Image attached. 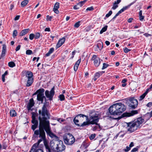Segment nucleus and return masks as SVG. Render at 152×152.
<instances>
[{"label": "nucleus", "instance_id": "nucleus-1", "mask_svg": "<svg viewBox=\"0 0 152 152\" xmlns=\"http://www.w3.org/2000/svg\"><path fill=\"white\" fill-rule=\"evenodd\" d=\"M48 104L47 102L44 103L42 108V110H39V130H36L34 131V134L37 136L39 135V137L40 139L38 140L37 143L34 144L31 149H32L33 150H36V148L38 146L39 144L42 141H43L46 151L51 152V149L48 145V142L46 140L45 134L44 131L45 129L46 133L49 134L51 133L49 121L47 120L48 118H49L46 108Z\"/></svg>", "mask_w": 152, "mask_h": 152}, {"label": "nucleus", "instance_id": "nucleus-2", "mask_svg": "<svg viewBox=\"0 0 152 152\" xmlns=\"http://www.w3.org/2000/svg\"><path fill=\"white\" fill-rule=\"evenodd\" d=\"M144 123V120L142 118H139L133 122L127 123L126 127L127 132L129 133L134 132L138 128H140L142 124Z\"/></svg>", "mask_w": 152, "mask_h": 152}, {"label": "nucleus", "instance_id": "nucleus-3", "mask_svg": "<svg viewBox=\"0 0 152 152\" xmlns=\"http://www.w3.org/2000/svg\"><path fill=\"white\" fill-rule=\"evenodd\" d=\"M126 109L125 105L121 103H117L111 105L109 109L110 113L112 115H120Z\"/></svg>", "mask_w": 152, "mask_h": 152}, {"label": "nucleus", "instance_id": "nucleus-4", "mask_svg": "<svg viewBox=\"0 0 152 152\" xmlns=\"http://www.w3.org/2000/svg\"><path fill=\"white\" fill-rule=\"evenodd\" d=\"M50 145L54 150L57 152H61L65 149V146L62 141L53 139L50 142Z\"/></svg>", "mask_w": 152, "mask_h": 152}, {"label": "nucleus", "instance_id": "nucleus-5", "mask_svg": "<svg viewBox=\"0 0 152 152\" xmlns=\"http://www.w3.org/2000/svg\"><path fill=\"white\" fill-rule=\"evenodd\" d=\"M99 114L98 112L96 111L92 112L89 115V121L91 124H96L97 126H95L93 128V130H95L98 129H100V127L99 124L97 123L99 121L98 116Z\"/></svg>", "mask_w": 152, "mask_h": 152}, {"label": "nucleus", "instance_id": "nucleus-6", "mask_svg": "<svg viewBox=\"0 0 152 152\" xmlns=\"http://www.w3.org/2000/svg\"><path fill=\"white\" fill-rule=\"evenodd\" d=\"M64 140L65 143L69 145L72 144L75 141L74 137L69 133H67L64 137Z\"/></svg>", "mask_w": 152, "mask_h": 152}, {"label": "nucleus", "instance_id": "nucleus-7", "mask_svg": "<svg viewBox=\"0 0 152 152\" xmlns=\"http://www.w3.org/2000/svg\"><path fill=\"white\" fill-rule=\"evenodd\" d=\"M33 75L31 71H28L26 74V77L27 79L26 86L29 87L31 86L34 82Z\"/></svg>", "mask_w": 152, "mask_h": 152}, {"label": "nucleus", "instance_id": "nucleus-8", "mask_svg": "<svg viewBox=\"0 0 152 152\" xmlns=\"http://www.w3.org/2000/svg\"><path fill=\"white\" fill-rule=\"evenodd\" d=\"M125 100L127 101V102L129 101L130 102L129 104L130 107L134 109L137 106L138 104V101L134 98H127L125 99Z\"/></svg>", "mask_w": 152, "mask_h": 152}, {"label": "nucleus", "instance_id": "nucleus-9", "mask_svg": "<svg viewBox=\"0 0 152 152\" xmlns=\"http://www.w3.org/2000/svg\"><path fill=\"white\" fill-rule=\"evenodd\" d=\"M44 91L45 90L43 88L40 89L38 90V91L39 92V93L37 95V99L38 101H41L42 103L43 102L44 99H45V100L46 99V98L44 95Z\"/></svg>", "mask_w": 152, "mask_h": 152}, {"label": "nucleus", "instance_id": "nucleus-10", "mask_svg": "<svg viewBox=\"0 0 152 152\" xmlns=\"http://www.w3.org/2000/svg\"><path fill=\"white\" fill-rule=\"evenodd\" d=\"M54 89L55 87L54 86L50 92L48 90H46L45 91V96L47 98H49V99L50 100L52 99L54 94Z\"/></svg>", "mask_w": 152, "mask_h": 152}, {"label": "nucleus", "instance_id": "nucleus-11", "mask_svg": "<svg viewBox=\"0 0 152 152\" xmlns=\"http://www.w3.org/2000/svg\"><path fill=\"white\" fill-rule=\"evenodd\" d=\"M91 60L94 61V64L96 66H99L100 63V59L95 55L93 56Z\"/></svg>", "mask_w": 152, "mask_h": 152}, {"label": "nucleus", "instance_id": "nucleus-12", "mask_svg": "<svg viewBox=\"0 0 152 152\" xmlns=\"http://www.w3.org/2000/svg\"><path fill=\"white\" fill-rule=\"evenodd\" d=\"M83 116H86L82 114H80L78 115L76 117H75L74 119V121L75 123L78 126H80V125L77 123L79 122V120H78L77 119V118H79V117L80 118H83Z\"/></svg>", "mask_w": 152, "mask_h": 152}, {"label": "nucleus", "instance_id": "nucleus-13", "mask_svg": "<svg viewBox=\"0 0 152 152\" xmlns=\"http://www.w3.org/2000/svg\"><path fill=\"white\" fill-rule=\"evenodd\" d=\"M65 40V38L63 37L60 39L57 45L56 46V47L57 48H59L60 47H61L64 42Z\"/></svg>", "mask_w": 152, "mask_h": 152}, {"label": "nucleus", "instance_id": "nucleus-14", "mask_svg": "<svg viewBox=\"0 0 152 152\" xmlns=\"http://www.w3.org/2000/svg\"><path fill=\"white\" fill-rule=\"evenodd\" d=\"M59 7V3L58 2H56L54 5V8H53V11L56 13L58 14L59 12L58 9Z\"/></svg>", "mask_w": 152, "mask_h": 152}, {"label": "nucleus", "instance_id": "nucleus-15", "mask_svg": "<svg viewBox=\"0 0 152 152\" xmlns=\"http://www.w3.org/2000/svg\"><path fill=\"white\" fill-rule=\"evenodd\" d=\"M6 46L5 44L3 45L2 52L1 54V57L3 58L4 56L6 53Z\"/></svg>", "mask_w": 152, "mask_h": 152}, {"label": "nucleus", "instance_id": "nucleus-16", "mask_svg": "<svg viewBox=\"0 0 152 152\" xmlns=\"http://www.w3.org/2000/svg\"><path fill=\"white\" fill-rule=\"evenodd\" d=\"M34 102L33 99H31L30 100L27 106V109L28 110H30L31 108L34 106Z\"/></svg>", "mask_w": 152, "mask_h": 152}, {"label": "nucleus", "instance_id": "nucleus-17", "mask_svg": "<svg viewBox=\"0 0 152 152\" xmlns=\"http://www.w3.org/2000/svg\"><path fill=\"white\" fill-rule=\"evenodd\" d=\"M81 61V59H79L77 61V62L75 63V65H74V70L75 71H77V70L78 69V66H79V65Z\"/></svg>", "mask_w": 152, "mask_h": 152}, {"label": "nucleus", "instance_id": "nucleus-18", "mask_svg": "<svg viewBox=\"0 0 152 152\" xmlns=\"http://www.w3.org/2000/svg\"><path fill=\"white\" fill-rule=\"evenodd\" d=\"M29 31V29H24L20 33L19 35L21 36H23L28 33Z\"/></svg>", "mask_w": 152, "mask_h": 152}, {"label": "nucleus", "instance_id": "nucleus-19", "mask_svg": "<svg viewBox=\"0 0 152 152\" xmlns=\"http://www.w3.org/2000/svg\"><path fill=\"white\" fill-rule=\"evenodd\" d=\"M148 92L149 91L146 90V91L140 96L139 100L140 101H141L142 100L145 98Z\"/></svg>", "mask_w": 152, "mask_h": 152}, {"label": "nucleus", "instance_id": "nucleus-20", "mask_svg": "<svg viewBox=\"0 0 152 152\" xmlns=\"http://www.w3.org/2000/svg\"><path fill=\"white\" fill-rule=\"evenodd\" d=\"M10 115L11 117H15L16 115V113L15 111L13 110H12L10 111Z\"/></svg>", "mask_w": 152, "mask_h": 152}, {"label": "nucleus", "instance_id": "nucleus-21", "mask_svg": "<svg viewBox=\"0 0 152 152\" xmlns=\"http://www.w3.org/2000/svg\"><path fill=\"white\" fill-rule=\"evenodd\" d=\"M28 0H25L22 2L21 4V5L22 7H24L26 6L28 3Z\"/></svg>", "mask_w": 152, "mask_h": 152}, {"label": "nucleus", "instance_id": "nucleus-22", "mask_svg": "<svg viewBox=\"0 0 152 152\" xmlns=\"http://www.w3.org/2000/svg\"><path fill=\"white\" fill-rule=\"evenodd\" d=\"M135 2V1H134L131 3L129 4L128 5V6H126L124 7L123 8L124 9V10H125L128 8H129L130 6L132 5V4H133Z\"/></svg>", "mask_w": 152, "mask_h": 152}, {"label": "nucleus", "instance_id": "nucleus-23", "mask_svg": "<svg viewBox=\"0 0 152 152\" xmlns=\"http://www.w3.org/2000/svg\"><path fill=\"white\" fill-rule=\"evenodd\" d=\"M103 73V72H97L95 74L94 76L98 78L100 75H102Z\"/></svg>", "mask_w": 152, "mask_h": 152}, {"label": "nucleus", "instance_id": "nucleus-24", "mask_svg": "<svg viewBox=\"0 0 152 152\" xmlns=\"http://www.w3.org/2000/svg\"><path fill=\"white\" fill-rule=\"evenodd\" d=\"M107 26H105L100 31V34H102L103 32L105 31L107 28Z\"/></svg>", "mask_w": 152, "mask_h": 152}, {"label": "nucleus", "instance_id": "nucleus-25", "mask_svg": "<svg viewBox=\"0 0 152 152\" xmlns=\"http://www.w3.org/2000/svg\"><path fill=\"white\" fill-rule=\"evenodd\" d=\"M8 66L10 67H13L15 66V64L13 61L10 62L8 63Z\"/></svg>", "mask_w": 152, "mask_h": 152}, {"label": "nucleus", "instance_id": "nucleus-26", "mask_svg": "<svg viewBox=\"0 0 152 152\" xmlns=\"http://www.w3.org/2000/svg\"><path fill=\"white\" fill-rule=\"evenodd\" d=\"M86 1V0H85L83 1H80L77 4V5L79 6L80 7H81L83 6V5L85 3Z\"/></svg>", "mask_w": 152, "mask_h": 152}, {"label": "nucleus", "instance_id": "nucleus-27", "mask_svg": "<svg viewBox=\"0 0 152 152\" xmlns=\"http://www.w3.org/2000/svg\"><path fill=\"white\" fill-rule=\"evenodd\" d=\"M29 152H43V151L41 149H38L35 150H33V149H32Z\"/></svg>", "mask_w": 152, "mask_h": 152}, {"label": "nucleus", "instance_id": "nucleus-28", "mask_svg": "<svg viewBox=\"0 0 152 152\" xmlns=\"http://www.w3.org/2000/svg\"><path fill=\"white\" fill-rule=\"evenodd\" d=\"M90 124L89 121L87 122V121H85L84 122L83 124H81V125H80V126H83L87 125H88Z\"/></svg>", "mask_w": 152, "mask_h": 152}, {"label": "nucleus", "instance_id": "nucleus-29", "mask_svg": "<svg viewBox=\"0 0 152 152\" xmlns=\"http://www.w3.org/2000/svg\"><path fill=\"white\" fill-rule=\"evenodd\" d=\"M40 36V34L39 32L36 33L34 35V38L35 39H38Z\"/></svg>", "mask_w": 152, "mask_h": 152}, {"label": "nucleus", "instance_id": "nucleus-30", "mask_svg": "<svg viewBox=\"0 0 152 152\" xmlns=\"http://www.w3.org/2000/svg\"><path fill=\"white\" fill-rule=\"evenodd\" d=\"M59 98L61 101H63L65 99V97L64 95L61 94L59 96Z\"/></svg>", "mask_w": 152, "mask_h": 152}, {"label": "nucleus", "instance_id": "nucleus-31", "mask_svg": "<svg viewBox=\"0 0 152 152\" xmlns=\"http://www.w3.org/2000/svg\"><path fill=\"white\" fill-rule=\"evenodd\" d=\"M31 122L34 124L38 125V121L36 119L32 120Z\"/></svg>", "mask_w": 152, "mask_h": 152}, {"label": "nucleus", "instance_id": "nucleus-32", "mask_svg": "<svg viewBox=\"0 0 152 152\" xmlns=\"http://www.w3.org/2000/svg\"><path fill=\"white\" fill-rule=\"evenodd\" d=\"M109 64H106L105 63H104L103 64V67L102 68V69L103 70L104 69H105L107 68Z\"/></svg>", "mask_w": 152, "mask_h": 152}, {"label": "nucleus", "instance_id": "nucleus-33", "mask_svg": "<svg viewBox=\"0 0 152 152\" xmlns=\"http://www.w3.org/2000/svg\"><path fill=\"white\" fill-rule=\"evenodd\" d=\"M32 120L36 119V117L37 116L36 114L34 112H32Z\"/></svg>", "mask_w": 152, "mask_h": 152}, {"label": "nucleus", "instance_id": "nucleus-34", "mask_svg": "<svg viewBox=\"0 0 152 152\" xmlns=\"http://www.w3.org/2000/svg\"><path fill=\"white\" fill-rule=\"evenodd\" d=\"M18 34V32L16 30H14L13 33V37L14 38H15Z\"/></svg>", "mask_w": 152, "mask_h": 152}, {"label": "nucleus", "instance_id": "nucleus-35", "mask_svg": "<svg viewBox=\"0 0 152 152\" xmlns=\"http://www.w3.org/2000/svg\"><path fill=\"white\" fill-rule=\"evenodd\" d=\"M96 136L95 134H92L89 137V138L91 140H92L94 139Z\"/></svg>", "mask_w": 152, "mask_h": 152}, {"label": "nucleus", "instance_id": "nucleus-36", "mask_svg": "<svg viewBox=\"0 0 152 152\" xmlns=\"http://www.w3.org/2000/svg\"><path fill=\"white\" fill-rule=\"evenodd\" d=\"M118 7L117 5H116L115 3H114L112 7V9L115 10Z\"/></svg>", "mask_w": 152, "mask_h": 152}, {"label": "nucleus", "instance_id": "nucleus-37", "mask_svg": "<svg viewBox=\"0 0 152 152\" xmlns=\"http://www.w3.org/2000/svg\"><path fill=\"white\" fill-rule=\"evenodd\" d=\"M32 51L30 50H27L26 51V53L27 55H30L32 53Z\"/></svg>", "mask_w": 152, "mask_h": 152}, {"label": "nucleus", "instance_id": "nucleus-38", "mask_svg": "<svg viewBox=\"0 0 152 152\" xmlns=\"http://www.w3.org/2000/svg\"><path fill=\"white\" fill-rule=\"evenodd\" d=\"M80 21L76 23L74 25V26L76 28L80 26Z\"/></svg>", "mask_w": 152, "mask_h": 152}, {"label": "nucleus", "instance_id": "nucleus-39", "mask_svg": "<svg viewBox=\"0 0 152 152\" xmlns=\"http://www.w3.org/2000/svg\"><path fill=\"white\" fill-rule=\"evenodd\" d=\"M34 38V35L33 34H31L29 35V39L32 40Z\"/></svg>", "mask_w": 152, "mask_h": 152}, {"label": "nucleus", "instance_id": "nucleus-40", "mask_svg": "<svg viewBox=\"0 0 152 152\" xmlns=\"http://www.w3.org/2000/svg\"><path fill=\"white\" fill-rule=\"evenodd\" d=\"M112 13V11L111 10L110 11L109 13L106 15V17L107 18L109 17L110 15H111Z\"/></svg>", "mask_w": 152, "mask_h": 152}, {"label": "nucleus", "instance_id": "nucleus-41", "mask_svg": "<svg viewBox=\"0 0 152 152\" xmlns=\"http://www.w3.org/2000/svg\"><path fill=\"white\" fill-rule=\"evenodd\" d=\"M124 51L125 53H127L128 52H129V51H131V49H129L128 48H124Z\"/></svg>", "mask_w": 152, "mask_h": 152}, {"label": "nucleus", "instance_id": "nucleus-42", "mask_svg": "<svg viewBox=\"0 0 152 152\" xmlns=\"http://www.w3.org/2000/svg\"><path fill=\"white\" fill-rule=\"evenodd\" d=\"M132 115H133L138 113V111L137 110L132 111L131 112Z\"/></svg>", "mask_w": 152, "mask_h": 152}, {"label": "nucleus", "instance_id": "nucleus-43", "mask_svg": "<svg viewBox=\"0 0 152 152\" xmlns=\"http://www.w3.org/2000/svg\"><path fill=\"white\" fill-rule=\"evenodd\" d=\"M57 120L60 123H61L62 122H63L64 121H65V120L63 119L59 118H57Z\"/></svg>", "mask_w": 152, "mask_h": 152}, {"label": "nucleus", "instance_id": "nucleus-44", "mask_svg": "<svg viewBox=\"0 0 152 152\" xmlns=\"http://www.w3.org/2000/svg\"><path fill=\"white\" fill-rule=\"evenodd\" d=\"M38 125L34 124L32 125V129L34 130L37 127Z\"/></svg>", "mask_w": 152, "mask_h": 152}, {"label": "nucleus", "instance_id": "nucleus-45", "mask_svg": "<svg viewBox=\"0 0 152 152\" xmlns=\"http://www.w3.org/2000/svg\"><path fill=\"white\" fill-rule=\"evenodd\" d=\"M130 149V148L128 146H126V148L124 150V151L125 152H128Z\"/></svg>", "mask_w": 152, "mask_h": 152}, {"label": "nucleus", "instance_id": "nucleus-46", "mask_svg": "<svg viewBox=\"0 0 152 152\" xmlns=\"http://www.w3.org/2000/svg\"><path fill=\"white\" fill-rule=\"evenodd\" d=\"M54 50V48H51L50 49L48 52L51 54L53 53Z\"/></svg>", "mask_w": 152, "mask_h": 152}, {"label": "nucleus", "instance_id": "nucleus-47", "mask_svg": "<svg viewBox=\"0 0 152 152\" xmlns=\"http://www.w3.org/2000/svg\"><path fill=\"white\" fill-rule=\"evenodd\" d=\"M138 148L137 147H136L133 148L132 150L131 151L132 152H135L137 151H138Z\"/></svg>", "mask_w": 152, "mask_h": 152}, {"label": "nucleus", "instance_id": "nucleus-48", "mask_svg": "<svg viewBox=\"0 0 152 152\" xmlns=\"http://www.w3.org/2000/svg\"><path fill=\"white\" fill-rule=\"evenodd\" d=\"M146 106L148 107H151L152 106V102H150L148 103Z\"/></svg>", "mask_w": 152, "mask_h": 152}, {"label": "nucleus", "instance_id": "nucleus-49", "mask_svg": "<svg viewBox=\"0 0 152 152\" xmlns=\"http://www.w3.org/2000/svg\"><path fill=\"white\" fill-rule=\"evenodd\" d=\"M52 18V17L49 16V15H47V20H49L50 21H51V20Z\"/></svg>", "mask_w": 152, "mask_h": 152}, {"label": "nucleus", "instance_id": "nucleus-50", "mask_svg": "<svg viewBox=\"0 0 152 152\" xmlns=\"http://www.w3.org/2000/svg\"><path fill=\"white\" fill-rule=\"evenodd\" d=\"M20 47H21V46L20 45H19L15 49L16 51H17L18 50H19L20 49Z\"/></svg>", "mask_w": 152, "mask_h": 152}, {"label": "nucleus", "instance_id": "nucleus-51", "mask_svg": "<svg viewBox=\"0 0 152 152\" xmlns=\"http://www.w3.org/2000/svg\"><path fill=\"white\" fill-rule=\"evenodd\" d=\"M139 18L140 21H142L144 18V16L142 15L139 16Z\"/></svg>", "mask_w": 152, "mask_h": 152}, {"label": "nucleus", "instance_id": "nucleus-52", "mask_svg": "<svg viewBox=\"0 0 152 152\" xmlns=\"http://www.w3.org/2000/svg\"><path fill=\"white\" fill-rule=\"evenodd\" d=\"M125 10H124V9L122 8L120 10H119L118 13V14L119 15L122 12H123Z\"/></svg>", "mask_w": 152, "mask_h": 152}, {"label": "nucleus", "instance_id": "nucleus-53", "mask_svg": "<svg viewBox=\"0 0 152 152\" xmlns=\"http://www.w3.org/2000/svg\"><path fill=\"white\" fill-rule=\"evenodd\" d=\"M94 10V8L92 7H88L87 9V10H89V11H91L93 10Z\"/></svg>", "mask_w": 152, "mask_h": 152}, {"label": "nucleus", "instance_id": "nucleus-54", "mask_svg": "<svg viewBox=\"0 0 152 152\" xmlns=\"http://www.w3.org/2000/svg\"><path fill=\"white\" fill-rule=\"evenodd\" d=\"M119 15V14H118V13H117L115 15L113 18L112 19V20H115L116 17L118 16Z\"/></svg>", "mask_w": 152, "mask_h": 152}, {"label": "nucleus", "instance_id": "nucleus-55", "mask_svg": "<svg viewBox=\"0 0 152 152\" xmlns=\"http://www.w3.org/2000/svg\"><path fill=\"white\" fill-rule=\"evenodd\" d=\"M78 5L77 4V5H75L73 7V9L75 10H77L79 9V7H77Z\"/></svg>", "mask_w": 152, "mask_h": 152}, {"label": "nucleus", "instance_id": "nucleus-56", "mask_svg": "<svg viewBox=\"0 0 152 152\" xmlns=\"http://www.w3.org/2000/svg\"><path fill=\"white\" fill-rule=\"evenodd\" d=\"M121 1V0H117L116 1H115L114 3H115L116 5L119 4Z\"/></svg>", "mask_w": 152, "mask_h": 152}, {"label": "nucleus", "instance_id": "nucleus-57", "mask_svg": "<svg viewBox=\"0 0 152 152\" xmlns=\"http://www.w3.org/2000/svg\"><path fill=\"white\" fill-rule=\"evenodd\" d=\"M20 17V15H17L16 16V17L15 18V20H18L19 18Z\"/></svg>", "mask_w": 152, "mask_h": 152}, {"label": "nucleus", "instance_id": "nucleus-58", "mask_svg": "<svg viewBox=\"0 0 152 152\" xmlns=\"http://www.w3.org/2000/svg\"><path fill=\"white\" fill-rule=\"evenodd\" d=\"M133 19L132 18H130L128 20V22L129 23H130L132 22Z\"/></svg>", "mask_w": 152, "mask_h": 152}, {"label": "nucleus", "instance_id": "nucleus-59", "mask_svg": "<svg viewBox=\"0 0 152 152\" xmlns=\"http://www.w3.org/2000/svg\"><path fill=\"white\" fill-rule=\"evenodd\" d=\"M151 89H152V84L150 86V88H149L147 89V90L148 91H151Z\"/></svg>", "mask_w": 152, "mask_h": 152}, {"label": "nucleus", "instance_id": "nucleus-60", "mask_svg": "<svg viewBox=\"0 0 152 152\" xmlns=\"http://www.w3.org/2000/svg\"><path fill=\"white\" fill-rule=\"evenodd\" d=\"M134 146V143L133 142H131L130 143L129 147L131 148Z\"/></svg>", "mask_w": 152, "mask_h": 152}, {"label": "nucleus", "instance_id": "nucleus-61", "mask_svg": "<svg viewBox=\"0 0 152 152\" xmlns=\"http://www.w3.org/2000/svg\"><path fill=\"white\" fill-rule=\"evenodd\" d=\"M14 7V5L11 4L10 5V10H12Z\"/></svg>", "mask_w": 152, "mask_h": 152}, {"label": "nucleus", "instance_id": "nucleus-62", "mask_svg": "<svg viewBox=\"0 0 152 152\" xmlns=\"http://www.w3.org/2000/svg\"><path fill=\"white\" fill-rule=\"evenodd\" d=\"M105 43L107 45H109L110 44V42L108 41H106L105 42Z\"/></svg>", "mask_w": 152, "mask_h": 152}, {"label": "nucleus", "instance_id": "nucleus-63", "mask_svg": "<svg viewBox=\"0 0 152 152\" xmlns=\"http://www.w3.org/2000/svg\"><path fill=\"white\" fill-rule=\"evenodd\" d=\"M50 31V29L49 28H46L45 30V31Z\"/></svg>", "mask_w": 152, "mask_h": 152}, {"label": "nucleus", "instance_id": "nucleus-64", "mask_svg": "<svg viewBox=\"0 0 152 152\" xmlns=\"http://www.w3.org/2000/svg\"><path fill=\"white\" fill-rule=\"evenodd\" d=\"M127 81V80L126 79H124L122 81V83H125Z\"/></svg>", "mask_w": 152, "mask_h": 152}]
</instances>
